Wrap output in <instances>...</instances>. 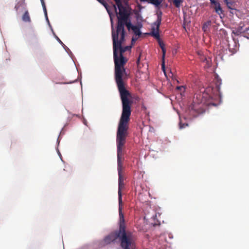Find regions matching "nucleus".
<instances>
[{"mask_svg":"<svg viewBox=\"0 0 249 249\" xmlns=\"http://www.w3.org/2000/svg\"><path fill=\"white\" fill-rule=\"evenodd\" d=\"M173 3L177 8L180 7L181 4L182 3V0H173Z\"/></svg>","mask_w":249,"mask_h":249,"instance_id":"nucleus-21","label":"nucleus"},{"mask_svg":"<svg viewBox=\"0 0 249 249\" xmlns=\"http://www.w3.org/2000/svg\"><path fill=\"white\" fill-rule=\"evenodd\" d=\"M183 88V86H179V87H177V89H182Z\"/></svg>","mask_w":249,"mask_h":249,"instance_id":"nucleus-30","label":"nucleus"},{"mask_svg":"<svg viewBox=\"0 0 249 249\" xmlns=\"http://www.w3.org/2000/svg\"><path fill=\"white\" fill-rule=\"evenodd\" d=\"M159 45L160 46V47L161 48L162 50V69L165 72V65H164V58L165 56L166 53V49L164 47V44L162 42H159Z\"/></svg>","mask_w":249,"mask_h":249,"instance_id":"nucleus-12","label":"nucleus"},{"mask_svg":"<svg viewBox=\"0 0 249 249\" xmlns=\"http://www.w3.org/2000/svg\"><path fill=\"white\" fill-rule=\"evenodd\" d=\"M221 85V80L217 78L215 81V89L216 91L218 92V94L219 96H220V85Z\"/></svg>","mask_w":249,"mask_h":249,"instance_id":"nucleus-15","label":"nucleus"},{"mask_svg":"<svg viewBox=\"0 0 249 249\" xmlns=\"http://www.w3.org/2000/svg\"><path fill=\"white\" fill-rule=\"evenodd\" d=\"M157 14V19L154 23L156 27L155 28L154 27H152L151 34L156 38L159 39L160 38L159 29L162 20V12L161 11H159Z\"/></svg>","mask_w":249,"mask_h":249,"instance_id":"nucleus-8","label":"nucleus"},{"mask_svg":"<svg viewBox=\"0 0 249 249\" xmlns=\"http://www.w3.org/2000/svg\"><path fill=\"white\" fill-rule=\"evenodd\" d=\"M113 58L115 65V80L120 94L122 104V112L119 121H130L131 114V106L133 102L130 99V92L125 88L127 74L124 65L128 59L123 55L117 54L114 42Z\"/></svg>","mask_w":249,"mask_h":249,"instance_id":"nucleus-1","label":"nucleus"},{"mask_svg":"<svg viewBox=\"0 0 249 249\" xmlns=\"http://www.w3.org/2000/svg\"><path fill=\"white\" fill-rule=\"evenodd\" d=\"M157 216V213H156L155 215L153 216V219H155Z\"/></svg>","mask_w":249,"mask_h":249,"instance_id":"nucleus-34","label":"nucleus"},{"mask_svg":"<svg viewBox=\"0 0 249 249\" xmlns=\"http://www.w3.org/2000/svg\"><path fill=\"white\" fill-rule=\"evenodd\" d=\"M227 42L229 51L232 54L235 53L238 50V43L234 38H232L231 40H227Z\"/></svg>","mask_w":249,"mask_h":249,"instance_id":"nucleus-10","label":"nucleus"},{"mask_svg":"<svg viewBox=\"0 0 249 249\" xmlns=\"http://www.w3.org/2000/svg\"><path fill=\"white\" fill-rule=\"evenodd\" d=\"M227 7L231 9H234L235 6V2L233 0H224Z\"/></svg>","mask_w":249,"mask_h":249,"instance_id":"nucleus-14","label":"nucleus"},{"mask_svg":"<svg viewBox=\"0 0 249 249\" xmlns=\"http://www.w3.org/2000/svg\"><path fill=\"white\" fill-rule=\"evenodd\" d=\"M123 234L117 231L111 232L107 236L104 240L101 242V246H105L115 241L118 239L120 242L121 247L123 249H128V246L132 247V241L126 237L124 240L123 237Z\"/></svg>","mask_w":249,"mask_h":249,"instance_id":"nucleus-3","label":"nucleus"},{"mask_svg":"<svg viewBox=\"0 0 249 249\" xmlns=\"http://www.w3.org/2000/svg\"><path fill=\"white\" fill-rule=\"evenodd\" d=\"M140 56H139V57H138V58L137 60V63L138 65H139V64L140 63Z\"/></svg>","mask_w":249,"mask_h":249,"instance_id":"nucleus-29","label":"nucleus"},{"mask_svg":"<svg viewBox=\"0 0 249 249\" xmlns=\"http://www.w3.org/2000/svg\"><path fill=\"white\" fill-rule=\"evenodd\" d=\"M22 19L23 21L26 22H30L31 18L30 17L29 14L27 11H25L22 17Z\"/></svg>","mask_w":249,"mask_h":249,"instance_id":"nucleus-16","label":"nucleus"},{"mask_svg":"<svg viewBox=\"0 0 249 249\" xmlns=\"http://www.w3.org/2000/svg\"><path fill=\"white\" fill-rule=\"evenodd\" d=\"M41 2V4H42L43 9V11H44V14H45V16L46 17V19L47 20V21L49 22V19H48V16H47V9H46V7L45 6V2H44V1H43Z\"/></svg>","mask_w":249,"mask_h":249,"instance_id":"nucleus-19","label":"nucleus"},{"mask_svg":"<svg viewBox=\"0 0 249 249\" xmlns=\"http://www.w3.org/2000/svg\"><path fill=\"white\" fill-rule=\"evenodd\" d=\"M119 9V16L118 18V28L120 29L122 28L123 29V25L124 23L126 22V20H128L129 14L128 13L126 8L124 6L122 3L120 5H117Z\"/></svg>","mask_w":249,"mask_h":249,"instance_id":"nucleus-6","label":"nucleus"},{"mask_svg":"<svg viewBox=\"0 0 249 249\" xmlns=\"http://www.w3.org/2000/svg\"><path fill=\"white\" fill-rule=\"evenodd\" d=\"M129 122V121H119L116 132L117 169L119 176V182H124V178L122 175V158L124 155V151L125 148V144L126 138L128 135Z\"/></svg>","mask_w":249,"mask_h":249,"instance_id":"nucleus-2","label":"nucleus"},{"mask_svg":"<svg viewBox=\"0 0 249 249\" xmlns=\"http://www.w3.org/2000/svg\"><path fill=\"white\" fill-rule=\"evenodd\" d=\"M113 7H114V10H115V11L116 13H117V8H116V6L114 5H113Z\"/></svg>","mask_w":249,"mask_h":249,"instance_id":"nucleus-33","label":"nucleus"},{"mask_svg":"<svg viewBox=\"0 0 249 249\" xmlns=\"http://www.w3.org/2000/svg\"><path fill=\"white\" fill-rule=\"evenodd\" d=\"M114 0L115 1L117 5H120V4L122 3L121 0Z\"/></svg>","mask_w":249,"mask_h":249,"instance_id":"nucleus-27","label":"nucleus"},{"mask_svg":"<svg viewBox=\"0 0 249 249\" xmlns=\"http://www.w3.org/2000/svg\"><path fill=\"white\" fill-rule=\"evenodd\" d=\"M210 24H211L210 21H208L207 22L204 23V24L203 25V27H202L203 30L204 32H207L208 27H209V26L210 25Z\"/></svg>","mask_w":249,"mask_h":249,"instance_id":"nucleus-22","label":"nucleus"},{"mask_svg":"<svg viewBox=\"0 0 249 249\" xmlns=\"http://www.w3.org/2000/svg\"><path fill=\"white\" fill-rule=\"evenodd\" d=\"M124 187V182H119V188H118V196H119V203H122V195L121 190Z\"/></svg>","mask_w":249,"mask_h":249,"instance_id":"nucleus-13","label":"nucleus"},{"mask_svg":"<svg viewBox=\"0 0 249 249\" xmlns=\"http://www.w3.org/2000/svg\"><path fill=\"white\" fill-rule=\"evenodd\" d=\"M123 203H119V229L117 230L120 233H122L123 235V237L124 240L126 239V237L130 239L132 241H136V238L135 235L133 234L132 232L129 231H126L125 230V221L124 215L122 212V208Z\"/></svg>","mask_w":249,"mask_h":249,"instance_id":"nucleus-4","label":"nucleus"},{"mask_svg":"<svg viewBox=\"0 0 249 249\" xmlns=\"http://www.w3.org/2000/svg\"><path fill=\"white\" fill-rule=\"evenodd\" d=\"M136 241H132V247H130L128 246V249H136Z\"/></svg>","mask_w":249,"mask_h":249,"instance_id":"nucleus-24","label":"nucleus"},{"mask_svg":"<svg viewBox=\"0 0 249 249\" xmlns=\"http://www.w3.org/2000/svg\"><path fill=\"white\" fill-rule=\"evenodd\" d=\"M41 2L43 1L44 0H40Z\"/></svg>","mask_w":249,"mask_h":249,"instance_id":"nucleus-35","label":"nucleus"},{"mask_svg":"<svg viewBox=\"0 0 249 249\" xmlns=\"http://www.w3.org/2000/svg\"><path fill=\"white\" fill-rule=\"evenodd\" d=\"M112 41H113V50H114V42H115L116 45V51L118 53L119 52V55H123V53L127 51H129L131 49V46H127L125 47H122V44L124 41V35L123 33L122 36L120 37V39L119 40V36L116 34L112 35Z\"/></svg>","mask_w":249,"mask_h":249,"instance_id":"nucleus-5","label":"nucleus"},{"mask_svg":"<svg viewBox=\"0 0 249 249\" xmlns=\"http://www.w3.org/2000/svg\"><path fill=\"white\" fill-rule=\"evenodd\" d=\"M163 0H149L151 3L154 5L156 7L159 9L160 8V5Z\"/></svg>","mask_w":249,"mask_h":249,"instance_id":"nucleus-17","label":"nucleus"},{"mask_svg":"<svg viewBox=\"0 0 249 249\" xmlns=\"http://www.w3.org/2000/svg\"><path fill=\"white\" fill-rule=\"evenodd\" d=\"M245 33L249 35V36H248V38H249V27L248 28H246V29L244 31Z\"/></svg>","mask_w":249,"mask_h":249,"instance_id":"nucleus-25","label":"nucleus"},{"mask_svg":"<svg viewBox=\"0 0 249 249\" xmlns=\"http://www.w3.org/2000/svg\"><path fill=\"white\" fill-rule=\"evenodd\" d=\"M201 98L202 96L200 94L196 95V99L194 100L192 104L190 106L189 109L194 110L199 114L203 113L204 109Z\"/></svg>","mask_w":249,"mask_h":249,"instance_id":"nucleus-7","label":"nucleus"},{"mask_svg":"<svg viewBox=\"0 0 249 249\" xmlns=\"http://www.w3.org/2000/svg\"><path fill=\"white\" fill-rule=\"evenodd\" d=\"M220 32H222V33H224V34H225V33H226V31L223 29H221Z\"/></svg>","mask_w":249,"mask_h":249,"instance_id":"nucleus-32","label":"nucleus"},{"mask_svg":"<svg viewBox=\"0 0 249 249\" xmlns=\"http://www.w3.org/2000/svg\"><path fill=\"white\" fill-rule=\"evenodd\" d=\"M100 3H101V4H102L107 9V11L108 14L109 15H110V14L109 13V10H108L107 9V3L106 2V1L105 0H97Z\"/></svg>","mask_w":249,"mask_h":249,"instance_id":"nucleus-23","label":"nucleus"},{"mask_svg":"<svg viewBox=\"0 0 249 249\" xmlns=\"http://www.w3.org/2000/svg\"><path fill=\"white\" fill-rule=\"evenodd\" d=\"M210 1V2H211V4L213 3H214L215 2V1L216 0H209Z\"/></svg>","mask_w":249,"mask_h":249,"instance_id":"nucleus-31","label":"nucleus"},{"mask_svg":"<svg viewBox=\"0 0 249 249\" xmlns=\"http://www.w3.org/2000/svg\"><path fill=\"white\" fill-rule=\"evenodd\" d=\"M212 5L213 8L214 9L215 12L220 15L223 14V10L221 7L220 3L217 0L215 1L214 3H213L211 4Z\"/></svg>","mask_w":249,"mask_h":249,"instance_id":"nucleus-11","label":"nucleus"},{"mask_svg":"<svg viewBox=\"0 0 249 249\" xmlns=\"http://www.w3.org/2000/svg\"><path fill=\"white\" fill-rule=\"evenodd\" d=\"M124 25H126L128 30L130 29H132V27L134 26L132 25L130 21H128V20L126 21V22L124 23L123 25V29L122 28L119 29L118 28V22L117 23V29L116 31H115L113 25H112V35L116 34L119 36V34H120L121 36H122L123 33L124 35V37H125V31H124Z\"/></svg>","mask_w":249,"mask_h":249,"instance_id":"nucleus-9","label":"nucleus"},{"mask_svg":"<svg viewBox=\"0 0 249 249\" xmlns=\"http://www.w3.org/2000/svg\"><path fill=\"white\" fill-rule=\"evenodd\" d=\"M132 30H133V32L134 33V34L136 35H138V36L141 35V32L140 31V29L139 27H138V26H133Z\"/></svg>","mask_w":249,"mask_h":249,"instance_id":"nucleus-18","label":"nucleus"},{"mask_svg":"<svg viewBox=\"0 0 249 249\" xmlns=\"http://www.w3.org/2000/svg\"><path fill=\"white\" fill-rule=\"evenodd\" d=\"M41 2V4H42L43 9V11H44V14H45V16L46 17V19L47 20V21L49 22V19H48V16H47V9H46V7L45 6V2H44V1H43Z\"/></svg>","mask_w":249,"mask_h":249,"instance_id":"nucleus-20","label":"nucleus"},{"mask_svg":"<svg viewBox=\"0 0 249 249\" xmlns=\"http://www.w3.org/2000/svg\"><path fill=\"white\" fill-rule=\"evenodd\" d=\"M56 38L57 40V41L61 44H63V42L61 41V40L57 36H56Z\"/></svg>","mask_w":249,"mask_h":249,"instance_id":"nucleus-28","label":"nucleus"},{"mask_svg":"<svg viewBox=\"0 0 249 249\" xmlns=\"http://www.w3.org/2000/svg\"><path fill=\"white\" fill-rule=\"evenodd\" d=\"M187 125H188L187 124H181L180 123L179 127H180V128H184L185 127V126H187Z\"/></svg>","mask_w":249,"mask_h":249,"instance_id":"nucleus-26","label":"nucleus"}]
</instances>
